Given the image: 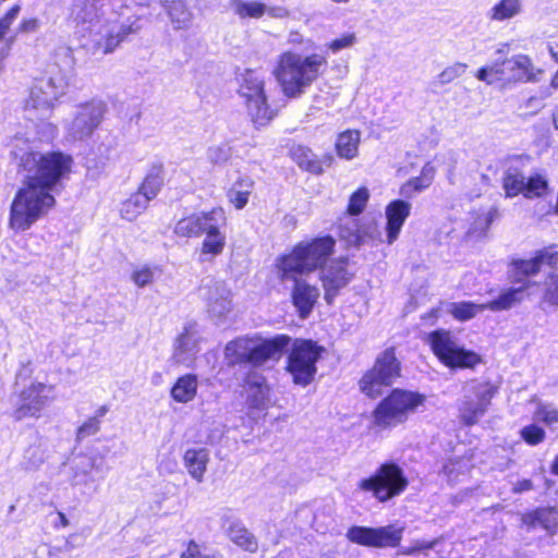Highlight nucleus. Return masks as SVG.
<instances>
[{
	"label": "nucleus",
	"instance_id": "nucleus-1",
	"mask_svg": "<svg viewBox=\"0 0 558 558\" xmlns=\"http://www.w3.org/2000/svg\"><path fill=\"white\" fill-rule=\"evenodd\" d=\"M72 165V157L60 151H29L20 157L24 181L10 206V229L28 230L48 214L56 204L53 189L70 173Z\"/></svg>",
	"mask_w": 558,
	"mask_h": 558
},
{
	"label": "nucleus",
	"instance_id": "nucleus-2",
	"mask_svg": "<svg viewBox=\"0 0 558 558\" xmlns=\"http://www.w3.org/2000/svg\"><path fill=\"white\" fill-rule=\"evenodd\" d=\"M328 66L323 53L302 54L293 50L281 52L272 70L282 94L288 98H299L316 82Z\"/></svg>",
	"mask_w": 558,
	"mask_h": 558
},
{
	"label": "nucleus",
	"instance_id": "nucleus-3",
	"mask_svg": "<svg viewBox=\"0 0 558 558\" xmlns=\"http://www.w3.org/2000/svg\"><path fill=\"white\" fill-rule=\"evenodd\" d=\"M100 0H75L72 8V17L78 23H90L93 41L97 50L105 54L113 52L125 38L138 32V19L129 16L119 21H107L101 23L95 21L97 16L98 2Z\"/></svg>",
	"mask_w": 558,
	"mask_h": 558
},
{
	"label": "nucleus",
	"instance_id": "nucleus-4",
	"mask_svg": "<svg viewBox=\"0 0 558 558\" xmlns=\"http://www.w3.org/2000/svg\"><path fill=\"white\" fill-rule=\"evenodd\" d=\"M291 342L287 335H276L270 338L254 333L238 337L225 347V359L229 365L250 364L253 367L277 362Z\"/></svg>",
	"mask_w": 558,
	"mask_h": 558
},
{
	"label": "nucleus",
	"instance_id": "nucleus-5",
	"mask_svg": "<svg viewBox=\"0 0 558 558\" xmlns=\"http://www.w3.org/2000/svg\"><path fill=\"white\" fill-rule=\"evenodd\" d=\"M335 244V240L329 235L298 243L290 253L276 259L277 277L284 282L289 278L307 275L318 268L322 270L333 253Z\"/></svg>",
	"mask_w": 558,
	"mask_h": 558
},
{
	"label": "nucleus",
	"instance_id": "nucleus-6",
	"mask_svg": "<svg viewBox=\"0 0 558 558\" xmlns=\"http://www.w3.org/2000/svg\"><path fill=\"white\" fill-rule=\"evenodd\" d=\"M68 80L60 71L35 80L24 105L27 117L29 119L50 117L60 99L68 93Z\"/></svg>",
	"mask_w": 558,
	"mask_h": 558
},
{
	"label": "nucleus",
	"instance_id": "nucleus-7",
	"mask_svg": "<svg viewBox=\"0 0 558 558\" xmlns=\"http://www.w3.org/2000/svg\"><path fill=\"white\" fill-rule=\"evenodd\" d=\"M425 402L418 392L395 389L381 400L373 412V424L379 429H388L404 423Z\"/></svg>",
	"mask_w": 558,
	"mask_h": 558
},
{
	"label": "nucleus",
	"instance_id": "nucleus-8",
	"mask_svg": "<svg viewBox=\"0 0 558 558\" xmlns=\"http://www.w3.org/2000/svg\"><path fill=\"white\" fill-rule=\"evenodd\" d=\"M239 95L245 99L248 116L257 126L267 125L274 118V111L267 104L264 75L246 69L238 75Z\"/></svg>",
	"mask_w": 558,
	"mask_h": 558
},
{
	"label": "nucleus",
	"instance_id": "nucleus-9",
	"mask_svg": "<svg viewBox=\"0 0 558 558\" xmlns=\"http://www.w3.org/2000/svg\"><path fill=\"white\" fill-rule=\"evenodd\" d=\"M408 486V480L403 470L396 463H383L376 472L362 478L357 483V489L372 493L379 502H386L399 496Z\"/></svg>",
	"mask_w": 558,
	"mask_h": 558
},
{
	"label": "nucleus",
	"instance_id": "nucleus-10",
	"mask_svg": "<svg viewBox=\"0 0 558 558\" xmlns=\"http://www.w3.org/2000/svg\"><path fill=\"white\" fill-rule=\"evenodd\" d=\"M322 352L323 348L312 340L298 339L292 343L286 369L295 385L305 387L314 380Z\"/></svg>",
	"mask_w": 558,
	"mask_h": 558
},
{
	"label": "nucleus",
	"instance_id": "nucleus-11",
	"mask_svg": "<svg viewBox=\"0 0 558 558\" xmlns=\"http://www.w3.org/2000/svg\"><path fill=\"white\" fill-rule=\"evenodd\" d=\"M428 343L435 355L449 367H473L480 356L463 349L456 337L447 330H436L428 335Z\"/></svg>",
	"mask_w": 558,
	"mask_h": 558
},
{
	"label": "nucleus",
	"instance_id": "nucleus-12",
	"mask_svg": "<svg viewBox=\"0 0 558 558\" xmlns=\"http://www.w3.org/2000/svg\"><path fill=\"white\" fill-rule=\"evenodd\" d=\"M399 373L400 366L393 349H387L377 357L373 368L363 375L360 388L366 396L377 398L386 387L392 385Z\"/></svg>",
	"mask_w": 558,
	"mask_h": 558
},
{
	"label": "nucleus",
	"instance_id": "nucleus-13",
	"mask_svg": "<svg viewBox=\"0 0 558 558\" xmlns=\"http://www.w3.org/2000/svg\"><path fill=\"white\" fill-rule=\"evenodd\" d=\"M107 106L101 100L80 105L73 119L66 123V136L72 141L88 138L102 122Z\"/></svg>",
	"mask_w": 558,
	"mask_h": 558
},
{
	"label": "nucleus",
	"instance_id": "nucleus-14",
	"mask_svg": "<svg viewBox=\"0 0 558 558\" xmlns=\"http://www.w3.org/2000/svg\"><path fill=\"white\" fill-rule=\"evenodd\" d=\"M404 527L396 524L366 527L353 526L347 532L350 542L367 547H397L403 535Z\"/></svg>",
	"mask_w": 558,
	"mask_h": 558
},
{
	"label": "nucleus",
	"instance_id": "nucleus-15",
	"mask_svg": "<svg viewBox=\"0 0 558 558\" xmlns=\"http://www.w3.org/2000/svg\"><path fill=\"white\" fill-rule=\"evenodd\" d=\"M495 395V387L489 383H475L468 387L460 407V418L466 425H473L487 411Z\"/></svg>",
	"mask_w": 558,
	"mask_h": 558
},
{
	"label": "nucleus",
	"instance_id": "nucleus-16",
	"mask_svg": "<svg viewBox=\"0 0 558 558\" xmlns=\"http://www.w3.org/2000/svg\"><path fill=\"white\" fill-rule=\"evenodd\" d=\"M52 388L41 383H31L17 396L14 403V417H38L49 401Z\"/></svg>",
	"mask_w": 558,
	"mask_h": 558
},
{
	"label": "nucleus",
	"instance_id": "nucleus-17",
	"mask_svg": "<svg viewBox=\"0 0 558 558\" xmlns=\"http://www.w3.org/2000/svg\"><path fill=\"white\" fill-rule=\"evenodd\" d=\"M512 266L514 282L523 284L530 281L531 288L533 282L529 277L538 274L544 266H547L549 269L551 266H558V251L556 246L544 247L537 251L534 257L515 260Z\"/></svg>",
	"mask_w": 558,
	"mask_h": 558
},
{
	"label": "nucleus",
	"instance_id": "nucleus-18",
	"mask_svg": "<svg viewBox=\"0 0 558 558\" xmlns=\"http://www.w3.org/2000/svg\"><path fill=\"white\" fill-rule=\"evenodd\" d=\"M351 274L347 269V260L333 259L320 270V281L325 291V300L328 304L333 302L339 291L351 280Z\"/></svg>",
	"mask_w": 558,
	"mask_h": 558
},
{
	"label": "nucleus",
	"instance_id": "nucleus-19",
	"mask_svg": "<svg viewBox=\"0 0 558 558\" xmlns=\"http://www.w3.org/2000/svg\"><path fill=\"white\" fill-rule=\"evenodd\" d=\"M227 217L221 207L214 208V216L209 218V225L203 234L205 239L202 243L201 252L204 255L218 256L226 246V235L221 232V228L226 226Z\"/></svg>",
	"mask_w": 558,
	"mask_h": 558
},
{
	"label": "nucleus",
	"instance_id": "nucleus-20",
	"mask_svg": "<svg viewBox=\"0 0 558 558\" xmlns=\"http://www.w3.org/2000/svg\"><path fill=\"white\" fill-rule=\"evenodd\" d=\"M199 341L201 335L197 325L194 323L185 325L174 342L173 361L177 364L190 365L199 350Z\"/></svg>",
	"mask_w": 558,
	"mask_h": 558
},
{
	"label": "nucleus",
	"instance_id": "nucleus-21",
	"mask_svg": "<svg viewBox=\"0 0 558 558\" xmlns=\"http://www.w3.org/2000/svg\"><path fill=\"white\" fill-rule=\"evenodd\" d=\"M202 296L206 301L209 315L217 320L225 319L233 308L231 290L223 283L216 282L204 288Z\"/></svg>",
	"mask_w": 558,
	"mask_h": 558
},
{
	"label": "nucleus",
	"instance_id": "nucleus-22",
	"mask_svg": "<svg viewBox=\"0 0 558 558\" xmlns=\"http://www.w3.org/2000/svg\"><path fill=\"white\" fill-rule=\"evenodd\" d=\"M104 458L100 454L81 456L73 462L71 484L74 487L89 488L96 482L93 472H102Z\"/></svg>",
	"mask_w": 558,
	"mask_h": 558
},
{
	"label": "nucleus",
	"instance_id": "nucleus-23",
	"mask_svg": "<svg viewBox=\"0 0 558 558\" xmlns=\"http://www.w3.org/2000/svg\"><path fill=\"white\" fill-rule=\"evenodd\" d=\"M287 281H293L291 290L292 304L296 308L301 318H306L313 311L318 296L319 290L316 286L308 283L300 276L289 278Z\"/></svg>",
	"mask_w": 558,
	"mask_h": 558
},
{
	"label": "nucleus",
	"instance_id": "nucleus-24",
	"mask_svg": "<svg viewBox=\"0 0 558 558\" xmlns=\"http://www.w3.org/2000/svg\"><path fill=\"white\" fill-rule=\"evenodd\" d=\"M221 520L226 534L233 544L248 553L257 551V538L248 531L240 519L231 515H223Z\"/></svg>",
	"mask_w": 558,
	"mask_h": 558
},
{
	"label": "nucleus",
	"instance_id": "nucleus-25",
	"mask_svg": "<svg viewBox=\"0 0 558 558\" xmlns=\"http://www.w3.org/2000/svg\"><path fill=\"white\" fill-rule=\"evenodd\" d=\"M411 208L412 205L402 199L392 201L387 205L385 216L388 244H392L398 239L407 218L410 216Z\"/></svg>",
	"mask_w": 558,
	"mask_h": 558
},
{
	"label": "nucleus",
	"instance_id": "nucleus-26",
	"mask_svg": "<svg viewBox=\"0 0 558 558\" xmlns=\"http://www.w3.org/2000/svg\"><path fill=\"white\" fill-rule=\"evenodd\" d=\"M509 82H538L543 71L527 54L519 53L508 59Z\"/></svg>",
	"mask_w": 558,
	"mask_h": 558
},
{
	"label": "nucleus",
	"instance_id": "nucleus-27",
	"mask_svg": "<svg viewBox=\"0 0 558 558\" xmlns=\"http://www.w3.org/2000/svg\"><path fill=\"white\" fill-rule=\"evenodd\" d=\"M245 392L251 407L259 409L268 398L269 387L266 377L256 369H251L245 376Z\"/></svg>",
	"mask_w": 558,
	"mask_h": 558
},
{
	"label": "nucleus",
	"instance_id": "nucleus-28",
	"mask_svg": "<svg viewBox=\"0 0 558 558\" xmlns=\"http://www.w3.org/2000/svg\"><path fill=\"white\" fill-rule=\"evenodd\" d=\"M211 216H214V208L209 211L195 213L184 217L177 222L174 233L182 238L199 236L209 225Z\"/></svg>",
	"mask_w": 558,
	"mask_h": 558
},
{
	"label": "nucleus",
	"instance_id": "nucleus-29",
	"mask_svg": "<svg viewBox=\"0 0 558 558\" xmlns=\"http://www.w3.org/2000/svg\"><path fill=\"white\" fill-rule=\"evenodd\" d=\"M524 12L523 0H498L486 12L493 23H504L521 16Z\"/></svg>",
	"mask_w": 558,
	"mask_h": 558
},
{
	"label": "nucleus",
	"instance_id": "nucleus-30",
	"mask_svg": "<svg viewBox=\"0 0 558 558\" xmlns=\"http://www.w3.org/2000/svg\"><path fill=\"white\" fill-rule=\"evenodd\" d=\"M210 454L206 448H189L183 454V463L190 476L197 483L204 481Z\"/></svg>",
	"mask_w": 558,
	"mask_h": 558
},
{
	"label": "nucleus",
	"instance_id": "nucleus-31",
	"mask_svg": "<svg viewBox=\"0 0 558 558\" xmlns=\"http://www.w3.org/2000/svg\"><path fill=\"white\" fill-rule=\"evenodd\" d=\"M530 294V281H527L520 287H512L504 291L496 300L486 303V307L493 312L506 311L522 302Z\"/></svg>",
	"mask_w": 558,
	"mask_h": 558
},
{
	"label": "nucleus",
	"instance_id": "nucleus-32",
	"mask_svg": "<svg viewBox=\"0 0 558 558\" xmlns=\"http://www.w3.org/2000/svg\"><path fill=\"white\" fill-rule=\"evenodd\" d=\"M254 189V180L248 175L239 177L227 191L230 204L236 209H242L248 203L250 195Z\"/></svg>",
	"mask_w": 558,
	"mask_h": 558
},
{
	"label": "nucleus",
	"instance_id": "nucleus-33",
	"mask_svg": "<svg viewBox=\"0 0 558 558\" xmlns=\"http://www.w3.org/2000/svg\"><path fill=\"white\" fill-rule=\"evenodd\" d=\"M163 185V167L161 165H154L146 173L137 192L146 197L150 203Z\"/></svg>",
	"mask_w": 558,
	"mask_h": 558
},
{
	"label": "nucleus",
	"instance_id": "nucleus-34",
	"mask_svg": "<svg viewBox=\"0 0 558 558\" xmlns=\"http://www.w3.org/2000/svg\"><path fill=\"white\" fill-rule=\"evenodd\" d=\"M508 59H497L493 63L478 69L475 77L487 85H493L501 81H508Z\"/></svg>",
	"mask_w": 558,
	"mask_h": 558
},
{
	"label": "nucleus",
	"instance_id": "nucleus-35",
	"mask_svg": "<svg viewBox=\"0 0 558 558\" xmlns=\"http://www.w3.org/2000/svg\"><path fill=\"white\" fill-rule=\"evenodd\" d=\"M361 133L357 130H348L338 135L336 150L340 158L351 160L357 156Z\"/></svg>",
	"mask_w": 558,
	"mask_h": 558
},
{
	"label": "nucleus",
	"instance_id": "nucleus-36",
	"mask_svg": "<svg viewBox=\"0 0 558 558\" xmlns=\"http://www.w3.org/2000/svg\"><path fill=\"white\" fill-rule=\"evenodd\" d=\"M163 8L177 29L187 28L192 22V13L182 0H161Z\"/></svg>",
	"mask_w": 558,
	"mask_h": 558
},
{
	"label": "nucleus",
	"instance_id": "nucleus-37",
	"mask_svg": "<svg viewBox=\"0 0 558 558\" xmlns=\"http://www.w3.org/2000/svg\"><path fill=\"white\" fill-rule=\"evenodd\" d=\"M197 392V378L195 375H184L178 378L171 389V397L180 403L192 401Z\"/></svg>",
	"mask_w": 558,
	"mask_h": 558
},
{
	"label": "nucleus",
	"instance_id": "nucleus-38",
	"mask_svg": "<svg viewBox=\"0 0 558 558\" xmlns=\"http://www.w3.org/2000/svg\"><path fill=\"white\" fill-rule=\"evenodd\" d=\"M291 154L296 163L306 171L314 174H320L324 171V162L319 160L316 155L305 146H294Z\"/></svg>",
	"mask_w": 558,
	"mask_h": 558
},
{
	"label": "nucleus",
	"instance_id": "nucleus-39",
	"mask_svg": "<svg viewBox=\"0 0 558 558\" xmlns=\"http://www.w3.org/2000/svg\"><path fill=\"white\" fill-rule=\"evenodd\" d=\"M471 470L470 459L465 457L450 458L444 462L440 473L449 484H456L460 476H465Z\"/></svg>",
	"mask_w": 558,
	"mask_h": 558
},
{
	"label": "nucleus",
	"instance_id": "nucleus-40",
	"mask_svg": "<svg viewBox=\"0 0 558 558\" xmlns=\"http://www.w3.org/2000/svg\"><path fill=\"white\" fill-rule=\"evenodd\" d=\"M231 11L241 20L260 19L266 14L267 5L258 1L231 0Z\"/></svg>",
	"mask_w": 558,
	"mask_h": 558
},
{
	"label": "nucleus",
	"instance_id": "nucleus-41",
	"mask_svg": "<svg viewBox=\"0 0 558 558\" xmlns=\"http://www.w3.org/2000/svg\"><path fill=\"white\" fill-rule=\"evenodd\" d=\"M433 179L434 168L429 166V163H426L423 167L420 177L409 180L401 186L400 194L404 197L410 198L414 195V193L421 192L428 187L432 184Z\"/></svg>",
	"mask_w": 558,
	"mask_h": 558
},
{
	"label": "nucleus",
	"instance_id": "nucleus-42",
	"mask_svg": "<svg viewBox=\"0 0 558 558\" xmlns=\"http://www.w3.org/2000/svg\"><path fill=\"white\" fill-rule=\"evenodd\" d=\"M148 205L146 197L136 191L121 203L120 215L123 219L133 221L147 209Z\"/></svg>",
	"mask_w": 558,
	"mask_h": 558
},
{
	"label": "nucleus",
	"instance_id": "nucleus-43",
	"mask_svg": "<svg viewBox=\"0 0 558 558\" xmlns=\"http://www.w3.org/2000/svg\"><path fill=\"white\" fill-rule=\"evenodd\" d=\"M360 220L351 215H343L338 222V234L350 246H359Z\"/></svg>",
	"mask_w": 558,
	"mask_h": 558
},
{
	"label": "nucleus",
	"instance_id": "nucleus-44",
	"mask_svg": "<svg viewBox=\"0 0 558 558\" xmlns=\"http://www.w3.org/2000/svg\"><path fill=\"white\" fill-rule=\"evenodd\" d=\"M543 303L558 306V266H551L544 283Z\"/></svg>",
	"mask_w": 558,
	"mask_h": 558
},
{
	"label": "nucleus",
	"instance_id": "nucleus-45",
	"mask_svg": "<svg viewBox=\"0 0 558 558\" xmlns=\"http://www.w3.org/2000/svg\"><path fill=\"white\" fill-rule=\"evenodd\" d=\"M548 191L549 183L545 175L536 172L525 179V197H543L548 193Z\"/></svg>",
	"mask_w": 558,
	"mask_h": 558
},
{
	"label": "nucleus",
	"instance_id": "nucleus-46",
	"mask_svg": "<svg viewBox=\"0 0 558 558\" xmlns=\"http://www.w3.org/2000/svg\"><path fill=\"white\" fill-rule=\"evenodd\" d=\"M487 310L486 304H475L473 302H456L450 304V313L458 320H469L478 313Z\"/></svg>",
	"mask_w": 558,
	"mask_h": 558
},
{
	"label": "nucleus",
	"instance_id": "nucleus-47",
	"mask_svg": "<svg viewBox=\"0 0 558 558\" xmlns=\"http://www.w3.org/2000/svg\"><path fill=\"white\" fill-rule=\"evenodd\" d=\"M530 518L532 525H541L549 532H553L558 525V512L553 508L538 509Z\"/></svg>",
	"mask_w": 558,
	"mask_h": 558
},
{
	"label": "nucleus",
	"instance_id": "nucleus-48",
	"mask_svg": "<svg viewBox=\"0 0 558 558\" xmlns=\"http://www.w3.org/2000/svg\"><path fill=\"white\" fill-rule=\"evenodd\" d=\"M525 179L523 173L519 171H508L504 178V189L508 197H513L519 194L524 195Z\"/></svg>",
	"mask_w": 558,
	"mask_h": 558
},
{
	"label": "nucleus",
	"instance_id": "nucleus-49",
	"mask_svg": "<svg viewBox=\"0 0 558 558\" xmlns=\"http://www.w3.org/2000/svg\"><path fill=\"white\" fill-rule=\"evenodd\" d=\"M359 246L363 244L377 245L381 243V231L378 225L374 221H368L360 225L359 231Z\"/></svg>",
	"mask_w": 558,
	"mask_h": 558
},
{
	"label": "nucleus",
	"instance_id": "nucleus-50",
	"mask_svg": "<svg viewBox=\"0 0 558 558\" xmlns=\"http://www.w3.org/2000/svg\"><path fill=\"white\" fill-rule=\"evenodd\" d=\"M369 199V191L362 186L357 189L349 198L347 215L359 216L363 213Z\"/></svg>",
	"mask_w": 558,
	"mask_h": 558
},
{
	"label": "nucleus",
	"instance_id": "nucleus-51",
	"mask_svg": "<svg viewBox=\"0 0 558 558\" xmlns=\"http://www.w3.org/2000/svg\"><path fill=\"white\" fill-rule=\"evenodd\" d=\"M157 270V267L141 265L133 269L131 279L136 287L144 288L154 282Z\"/></svg>",
	"mask_w": 558,
	"mask_h": 558
},
{
	"label": "nucleus",
	"instance_id": "nucleus-52",
	"mask_svg": "<svg viewBox=\"0 0 558 558\" xmlns=\"http://www.w3.org/2000/svg\"><path fill=\"white\" fill-rule=\"evenodd\" d=\"M181 558H221V556L214 549L190 542L186 549L181 554Z\"/></svg>",
	"mask_w": 558,
	"mask_h": 558
},
{
	"label": "nucleus",
	"instance_id": "nucleus-53",
	"mask_svg": "<svg viewBox=\"0 0 558 558\" xmlns=\"http://www.w3.org/2000/svg\"><path fill=\"white\" fill-rule=\"evenodd\" d=\"M468 65L462 62H456L444 69L437 76L439 84H448L456 78L462 76L466 71Z\"/></svg>",
	"mask_w": 558,
	"mask_h": 558
},
{
	"label": "nucleus",
	"instance_id": "nucleus-54",
	"mask_svg": "<svg viewBox=\"0 0 558 558\" xmlns=\"http://www.w3.org/2000/svg\"><path fill=\"white\" fill-rule=\"evenodd\" d=\"M534 418L547 425L556 424L558 423V410L549 403H538Z\"/></svg>",
	"mask_w": 558,
	"mask_h": 558
},
{
	"label": "nucleus",
	"instance_id": "nucleus-55",
	"mask_svg": "<svg viewBox=\"0 0 558 558\" xmlns=\"http://www.w3.org/2000/svg\"><path fill=\"white\" fill-rule=\"evenodd\" d=\"M520 434L522 439L532 446L538 445L545 439V430L535 424L523 427Z\"/></svg>",
	"mask_w": 558,
	"mask_h": 558
},
{
	"label": "nucleus",
	"instance_id": "nucleus-56",
	"mask_svg": "<svg viewBox=\"0 0 558 558\" xmlns=\"http://www.w3.org/2000/svg\"><path fill=\"white\" fill-rule=\"evenodd\" d=\"M21 12V5L14 4L9 11L0 19V41L5 39L10 32V27L13 22L17 19Z\"/></svg>",
	"mask_w": 558,
	"mask_h": 558
},
{
	"label": "nucleus",
	"instance_id": "nucleus-57",
	"mask_svg": "<svg viewBox=\"0 0 558 558\" xmlns=\"http://www.w3.org/2000/svg\"><path fill=\"white\" fill-rule=\"evenodd\" d=\"M100 428V422L98 417H89L77 429V440H83L89 436L95 435Z\"/></svg>",
	"mask_w": 558,
	"mask_h": 558
},
{
	"label": "nucleus",
	"instance_id": "nucleus-58",
	"mask_svg": "<svg viewBox=\"0 0 558 558\" xmlns=\"http://www.w3.org/2000/svg\"><path fill=\"white\" fill-rule=\"evenodd\" d=\"M355 41H356V37L354 34H345V35L341 36L340 38H336V39L331 40L327 45V48L332 53H337L340 50L352 47L355 44Z\"/></svg>",
	"mask_w": 558,
	"mask_h": 558
},
{
	"label": "nucleus",
	"instance_id": "nucleus-59",
	"mask_svg": "<svg viewBox=\"0 0 558 558\" xmlns=\"http://www.w3.org/2000/svg\"><path fill=\"white\" fill-rule=\"evenodd\" d=\"M288 44L292 46H306L307 48H314L315 43L311 38H305L301 33L299 32H290L288 35Z\"/></svg>",
	"mask_w": 558,
	"mask_h": 558
},
{
	"label": "nucleus",
	"instance_id": "nucleus-60",
	"mask_svg": "<svg viewBox=\"0 0 558 558\" xmlns=\"http://www.w3.org/2000/svg\"><path fill=\"white\" fill-rule=\"evenodd\" d=\"M39 22L37 19H24L21 21L17 29V33H34L38 29Z\"/></svg>",
	"mask_w": 558,
	"mask_h": 558
},
{
	"label": "nucleus",
	"instance_id": "nucleus-61",
	"mask_svg": "<svg viewBox=\"0 0 558 558\" xmlns=\"http://www.w3.org/2000/svg\"><path fill=\"white\" fill-rule=\"evenodd\" d=\"M80 534L78 533H72L66 538L62 546V549L64 553H71L73 549L78 548L83 545V542H80Z\"/></svg>",
	"mask_w": 558,
	"mask_h": 558
},
{
	"label": "nucleus",
	"instance_id": "nucleus-62",
	"mask_svg": "<svg viewBox=\"0 0 558 558\" xmlns=\"http://www.w3.org/2000/svg\"><path fill=\"white\" fill-rule=\"evenodd\" d=\"M266 14L270 17L275 19H284L288 17L289 11L284 7H268L266 10Z\"/></svg>",
	"mask_w": 558,
	"mask_h": 558
},
{
	"label": "nucleus",
	"instance_id": "nucleus-63",
	"mask_svg": "<svg viewBox=\"0 0 558 558\" xmlns=\"http://www.w3.org/2000/svg\"><path fill=\"white\" fill-rule=\"evenodd\" d=\"M532 488H533L532 481H530V480H522V481L518 482L514 485L513 492L514 493H522V492L531 490Z\"/></svg>",
	"mask_w": 558,
	"mask_h": 558
},
{
	"label": "nucleus",
	"instance_id": "nucleus-64",
	"mask_svg": "<svg viewBox=\"0 0 558 558\" xmlns=\"http://www.w3.org/2000/svg\"><path fill=\"white\" fill-rule=\"evenodd\" d=\"M476 223L481 227V232H485L490 223H492V216L489 214L482 215L477 218Z\"/></svg>",
	"mask_w": 558,
	"mask_h": 558
}]
</instances>
